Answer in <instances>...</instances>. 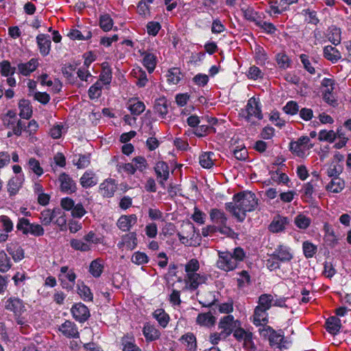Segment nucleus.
<instances>
[{"instance_id": "nucleus-29", "label": "nucleus", "mask_w": 351, "mask_h": 351, "mask_svg": "<svg viewBox=\"0 0 351 351\" xmlns=\"http://www.w3.org/2000/svg\"><path fill=\"white\" fill-rule=\"evenodd\" d=\"M23 181V176L13 177L8 181V191L10 196L15 195L19 192Z\"/></svg>"}, {"instance_id": "nucleus-46", "label": "nucleus", "mask_w": 351, "mask_h": 351, "mask_svg": "<svg viewBox=\"0 0 351 351\" xmlns=\"http://www.w3.org/2000/svg\"><path fill=\"white\" fill-rule=\"evenodd\" d=\"M294 223L298 228L306 230L310 226L311 219L303 214H299L295 217Z\"/></svg>"}, {"instance_id": "nucleus-13", "label": "nucleus", "mask_w": 351, "mask_h": 351, "mask_svg": "<svg viewBox=\"0 0 351 351\" xmlns=\"http://www.w3.org/2000/svg\"><path fill=\"white\" fill-rule=\"evenodd\" d=\"M138 244L137 234L136 232H130L121 237V241L117 243L119 250H123L125 247L128 250H133Z\"/></svg>"}, {"instance_id": "nucleus-58", "label": "nucleus", "mask_w": 351, "mask_h": 351, "mask_svg": "<svg viewBox=\"0 0 351 351\" xmlns=\"http://www.w3.org/2000/svg\"><path fill=\"white\" fill-rule=\"evenodd\" d=\"M131 261L133 263L141 265L147 263L149 258L145 253L137 251L132 255Z\"/></svg>"}, {"instance_id": "nucleus-51", "label": "nucleus", "mask_w": 351, "mask_h": 351, "mask_svg": "<svg viewBox=\"0 0 351 351\" xmlns=\"http://www.w3.org/2000/svg\"><path fill=\"white\" fill-rule=\"evenodd\" d=\"M154 0H141L137 4L138 13L142 16L150 15V3Z\"/></svg>"}, {"instance_id": "nucleus-23", "label": "nucleus", "mask_w": 351, "mask_h": 351, "mask_svg": "<svg viewBox=\"0 0 351 351\" xmlns=\"http://www.w3.org/2000/svg\"><path fill=\"white\" fill-rule=\"evenodd\" d=\"M326 331L332 335H337L341 328V323L339 318L337 316L329 317L325 322Z\"/></svg>"}, {"instance_id": "nucleus-36", "label": "nucleus", "mask_w": 351, "mask_h": 351, "mask_svg": "<svg viewBox=\"0 0 351 351\" xmlns=\"http://www.w3.org/2000/svg\"><path fill=\"white\" fill-rule=\"evenodd\" d=\"M70 245L72 249L76 251L86 252L91 250V245L83 239H72L70 240Z\"/></svg>"}, {"instance_id": "nucleus-21", "label": "nucleus", "mask_w": 351, "mask_h": 351, "mask_svg": "<svg viewBox=\"0 0 351 351\" xmlns=\"http://www.w3.org/2000/svg\"><path fill=\"white\" fill-rule=\"evenodd\" d=\"M38 66V60L36 58H32L25 63L21 62L17 64L18 73L19 74L27 77L36 71Z\"/></svg>"}, {"instance_id": "nucleus-15", "label": "nucleus", "mask_w": 351, "mask_h": 351, "mask_svg": "<svg viewBox=\"0 0 351 351\" xmlns=\"http://www.w3.org/2000/svg\"><path fill=\"white\" fill-rule=\"evenodd\" d=\"M141 56L143 58L142 64L147 69V72L151 74L156 69L158 60L155 54L145 50H139Z\"/></svg>"}, {"instance_id": "nucleus-4", "label": "nucleus", "mask_w": 351, "mask_h": 351, "mask_svg": "<svg viewBox=\"0 0 351 351\" xmlns=\"http://www.w3.org/2000/svg\"><path fill=\"white\" fill-rule=\"evenodd\" d=\"M5 309L13 313L17 324L22 326L26 323L23 314L26 312L27 309L23 300L15 296L8 298L5 302Z\"/></svg>"}, {"instance_id": "nucleus-56", "label": "nucleus", "mask_w": 351, "mask_h": 351, "mask_svg": "<svg viewBox=\"0 0 351 351\" xmlns=\"http://www.w3.org/2000/svg\"><path fill=\"white\" fill-rule=\"evenodd\" d=\"M216 129L214 127H209L207 125H201L195 128L193 134L197 137H203L210 133H215Z\"/></svg>"}, {"instance_id": "nucleus-38", "label": "nucleus", "mask_w": 351, "mask_h": 351, "mask_svg": "<svg viewBox=\"0 0 351 351\" xmlns=\"http://www.w3.org/2000/svg\"><path fill=\"white\" fill-rule=\"evenodd\" d=\"M266 312V311H263L261 308L256 306L253 315V324L256 326L269 322Z\"/></svg>"}, {"instance_id": "nucleus-10", "label": "nucleus", "mask_w": 351, "mask_h": 351, "mask_svg": "<svg viewBox=\"0 0 351 351\" xmlns=\"http://www.w3.org/2000/svg\"><path fill=\"white\" fill-rule=\"evenodd\" d=\"M58 181L60 191L64 193L72 194L77 191V184L73 178L65 172L60 174Z\"/></svg>"}, {"instance_id": "nucleus-16", "label": "nucleus", "mask_w": 351, "mask_h": 351, "mask_svg": "<svg viewBox=\"0 0 351 351\" xmlns=\"http://www.w3.org/2000/svg\"><path fill=\"white\" fill-rule=\"evenodd\" d=\"M77 275L73 269H71L66 274L59 275L58 279L63 289L70 291L73 289L75 285Z\"/></svg>"}, {"instance_id": "nucleus-48", "label": "nucleus", "mask_w": 351, "mask_h": 351, "mask_svg": "<svg viewBox=\"0 0 351 351\" xmlns=\"http://www.w3.org/2000/svg\"><path fill=\"white\" fill-rule=\"evenodd\" d=\"M12 265L10 258L3 250L0 251V271L3 273L8 271Z\"/></svg>"}, {"instance_id": "nucleus-52", "label": "nucleus", "mask_w": 351, "mask_h": 351, "mask_svg": "<svg viewBox=\"0 0 351 351\" xmlns=\"http://www.w3.org/2000/svg\"><path fill=\"white\" fill-rule=\"evenodd\" d=\"M267 323L268 322H265L261 325L256 326L260 336L264 339H268L271 333L275 332V330L271 326L267 325Z\"/></svg>"}, {"instance_id": "nucleus-32", "label": "nucleus", "mask_w": 351, "mask_h": 351, "mask_svg": "<svg viewBox=\"0 0 351 351\" xmlns=\"http://www.w3.org/2000/svg\"><path fill=\"white\" fill-rule=\"evenodd\" d=\"M345 187V181L340 178H332L330 182L326 185V189L328 191L338 193H340Z\"/></svg>"}, {"instance_id": "nucleus-5", "label": "nucleus", "mask_w": 351, "mask_h": 351, "mask_svg": "<svg viewBox=\"0 0 351 351\" xmlns=\"http://www.w3.org/2000/svg\"><path fill=\"white\" fill-rule=\"evenodd\" d=\"M262 106L258 97H252L247 100L244 112V118L249 121L252 117H256L258 120L263 118L262 113Z\"/></svg>"}, {"instance_id": "nucleus-12", "label": "nucleus", "mask_w": 351, "mask_h": 351, "mask_svg": "<svg viewBox=\"0 0 351 351\" xmlns=\"http://www.w3.org/2000/svg\"><path fill=\"white\" fill-rule=\"evenodd\" d=\"M207 277L205 275H201L200 274H189L186 276L185 289L190 290L191 291L196 290L200 285L206 283Z\"/></svg>"}, {"instance_id": "nucleus-47", "label": "nucleus", "mask_w": 351, "mask_h": 351, "mask_svg": "<svg viewBox=\"0 0 351 351\" xmlns=\"http://www.w3.org/2000/svg\"><path fill=\"white\" fill-rule=\"evenodd\" d=\"M114 22L108 14H102L99 17V27L104 32H108L112 29Z\"/></svg>"}, {"instance_id": "nucleus-50", "label": "nucleus", "mask_w": 351, "mask_h": 351, "mask_svg": "<svg viewBox=\"0 0 351 351\" xmlns=\"http://www.w3.org/2000/svg\"><path fill=\"white\" fill-rule=\"evenodd\" d=\"M276 60L280 69H286L291 66V60L285 53L276 54Z\"/></svg>"}, {"instance_id": "nucleus-1", "label": "nucleus", "mask_w": 351, "mask_h": 351, "mask_svg": "<svg viewBox=\"0 0 351 351\" xmlns=\"http://www.w3.org/2000/svg\"><path fill=\"white\" fill-rule=\"evenodd\" d=\"M232 202H226L225 208L239 222H243L247 212H252L258 206V199L256 195L249 191H243L235 193L232 197Z\"/></svg>"}, {"instance_id": "nucleus-25", "label": "nucleus", "mask_w": 351, "mask_h": 351, "mask_svg": "<svg viewBox=\"0 0 351 351\" xmlns=\"http://www.w3.org/2000/svg\"><path fill=\"white\" fill-rule=\"evenodd\" d=\"M143 334L147 342L154 341L160 338V330L149 324H145L143 328Z\"/></svg>"}, {"instance_id": "nucleus-64", "label": "nucleus", "mask_w": 351, "mask_h": 351, "mask_svg": "<svg viewBox=\"0 0 351 351\" xmlns=\"http://www.w3.org/2000/svg\"><path fill=\"white\" fill-rule=\"evenodd\" d=\"M283 111L289 115H295L299 112V106L295 101H289L282 108Z\"/></svg>"}, {"instance_id": "nucleus-17", "label": "nucleus", "mask_w": 351, "mask_h": 351, "mask_svg": "<svg viewBox=\"0 0 351 351\" xmlns=\"http://www.w3.org/2000/svg\"><path fill=\"white\" fill-rule=\"evenodd\" d=\"M122 351H142L136 343L134 336L132 333H125L120 339Z\"/></svg>"}, {"instance_id": "nucleus-27", "label": "nucleus", "mask_w": 351, "mask_h": 351, "mask_svg": "<svg viewBox=\"0 0 351 351\" xmlns=\"http://www.w3.org/2000/svg\"><path fill=\"white\" fill-rule=\"evenodd\" d=\"M324 57L332 63L337 62L341 58L339 51L331 45H327L324 47Z\"/></svg>"}, {"instance_id": "nucleus-60", "label": "nucleus", "mask_w": 351, "mask_h": 351, "mask_svg": "<svg viewBox=\"0 0 351 351\" xmlns=\"http://www.w3.org/2000/svg\"><path fill=\"white\" fill-rule=\"evenodd\" d=\"M256 26L263 29V31L269 35L274 34L277 31L276 27L270 22L263 21L261 19L256 23Z\"/></svg>"}, {"instance_id": "nucleus-34", "label": "nucleus", "mask_w": 351, "mask_h": 351, "mask_svg": "<svg viewBox=\"0 0 351 351\" xmlns=\"http://www.w3.org/2000/svg\"><path fill=\"white\" fill-rule=\"evenodd\" d=\"M154 109L157 113L165 118L168 113L167 100L165 97H160L155 100Z\"/></svg>"}, {"instance_id": "nucleus-28", "label": "nucleus", "mask_w": 351, "mask_h": 351, "mask_svg": "<svg viewBox=\"0 0 351 351\" xmlns=\"http://www.w3.org/2000/svg\"><path fill=\"white\" fill-rule=\"evenodd\" d=\"M104 269V265L101 258H96L90 263L88 272L94 278H99Z\"/></svg>"}, {"instance_id": "nucleus-3", "label": "nucleus", "mask_w": 351, "mask_h": 351, "mask_svg": "<svg viewBox=\"0 0 351 351\" xmlns=\"http://www.w3.org/2000/svg\"><path fill=\"white\" fill-rule=\"evenodd\" d=\"M246 256L244 250L241 247H237L233 252L218 251V259L216 266L218 269L228 272L234 270L239 267Z\"/></svg>"}, {"instance_id": "nucleus-8", "label": "nucleus", "mask_w": 351, "mask_h": 351, "mask_svg": "<svg viewBox=\"0 0 351 351\" xmlns=\"http://www.w3.org/2000/svg\"><path fill=\"white\" fill-rule=\"evenodd\" d=\"M240 325V322L234 320L233 315H228L221 319L219 327L222 330L221 333L223 335V338L230 335L234 329Z\"/></svg>"}, {"instance_id": "nucleus-42", "label": "nucleus", "mask_w": 351, "mask_h": 351, "mask_svg": "<svg viewBox=\"0 0 351 351\" xmlns=\"http://www.w3.org/2000/svg\"><path fill=\"white\" fill-rule=\"evenodd\" d=\"M133 72L134 76L137 80L136 85L139 88L145 87L148 82L146 72L141 67L133 69Z\"/></svg>"}, {"instance_id": "nucleus-18", "label": "nucleus", "mask_w": 351, "mask_h": 351, "mask_svg": "<svg viewBox=\"0 0 351 351\" xmlns=\"http://www.w3.org/2000/svg\"><path fill=\"white\" fill-rule=\"evenodd\" d=\"M154 171L157 178H160L158 181L162 187H165L164 181L168 180L169 176V168L167 162L164 161H158L155 167Z\"/></svg>"}, {"instance_id": "nucleus-57", "label": "nucleus", "mask_w": 351, "mask_h": 351, "mask_svg": "<svg viewBox=\"0 0 351 351\" xmlns=\"http://www.w3.org/2000/svg\"><path fill=\"white\" fill-rule=\"evenodd\" d=\"M102 86L101 82L97 81L89 88L88 90V97L90 99H98L101 95Z\"/></svg>"}, {"instance_id": "nucleus-43", "label": "nucleus", "mask_w": 351, "mask_h": 351, "mask_svg": "<svg viewBox=\"0 0 351 351\" xmlns=\"http://www.w3.org/2000/svg\"><path fill=\"white\" fill-rule=\"evenodd\" d=\"M302 250L306 258H311L316 254L317 246L309 241H305L302 243Z\"/></svg>"}, {"instance_id": "nucleus-6", "label": "nucleus", "mask_w": 351, "mask_h": 351, "mask_svg": "<svg viewBox=\"0 0 351 351\" xmlns=\"http://www.w3.org/2000/svg\"><path fill=\"white\" fill-rule=\"evenodd\" d=\"M209 215L210 221L217 225L218 232L224 234L225 230H231L230 228L227 226L228 217L223 210L212 208L209 212Z\"/></svg>"}, {"instance_id": "nucleus-39", "label": "nucleus", "mask_w": 351, "mask_h": 351, "mask_svg": "<svg viewBox=\"0 0 351 351\" xmlns=\"http://www.w3.org/2000/svg\"><path fill=\"white\" fill-rule=\"evenodd\" d=\"M181 75L182 73L179 68H171L167 71V81L169 84H178L181 80Z\"/></svg>"}, {"instance_id": "nucleus-53", "label": "nucleus", "mask_w": 351, "mask_h": 351, "mask_svg": "<svg viewBox=\"0 0 351 351\" xmlns=\"http://www.w3.org/2000/svg\"><path fill=\"white\" fill-rule=\"evenodd\" d=\"M77 157V155L75 156V158ZM78 158L76 160L75 158L73 162L75 165L77 166L78 169H84L87 167L90 162V154H79L77 156Z\"/></svg>"}, {"instance_id": "nucleus-20", "label": "nucleus", "mask_w": 351, "mask_h": 351, "mask_svg": "<svg viewBox=\"0 0 351 351\" xmlns=\"http://www.w3.org/2000/svg\"><path fill=\"white\" fill-rule=\"evenodd\" d=\"M137 222V217L134 214L129 215H121L117 221V227L123 232H127L136 224Z\"/></svg>"}, {"instance_id": "nucleus-22", "label": "nucleus", "mask_w": 351, "mask_h": 351, "mask_svg": "<svg viewBox=\"0 0 351 351\" xmlns=\"http://www.w3.org/2000/svg\"><path fill=\"white\" fill-rule=\"evenodd\" d=\"M289 223V219L287 217L278 215L274 217L268 229L271 232L278 233L283 231L285 229V226Z\"/></svg>"}, {"instance_id": "nucleus-2", "label": "nucleus", "mask_w": 351, "mask_h": 351, "mask_svg": "<svg viewBox=\"0 0 351 351\" xmlns=\"http://www.w3.org/2000/svg\"><path fill=\"white\" fill-rule=\"evenodd\" d=\"M54 216L51 209L47 208L43 210L40 213V219L41 225L37 223H31L30 220L25 217H20L18 219L16 223V229L23 235H32L35 237H40L45 234V229L43 226H47L54 221Z\"/></svg>"}, {"instance_id": "nucleus-44", "label": "nucleus", "mask_w": 351, "mask_h": 351, "mask_svg": "<svg viewBox=\"0 0 351 351\" xmlns=\"http://www.w3.org/2000/svg\"><path fill=\"white\" fill-rule=\"evenodd\" d=\"M6 250L16 263L19 262L25 257L24 250L21 246L7 247Z\"/></svg>"}, {"instance_id": "nucleus-37", "label": "nucleus", "mask_w": 351, "mask_h": 351, "mask_svg": "<svg viewBox=\"0 0 351 351\" xmlns=\"http://www.w3.org/2000/svg\"><path fill=\"white\" fill-rule=\"evenodd\" d=\"M215 154L213 152L202 153L199 157V165L204 169H210L215 164L213 158Z\"/></svg>"}, {"instance_id": "nucleus-11", "label": "nucleus", "mask_w": 351, "mask_h": 351, "mask_svg": "<svg viewBox=\"0 0 351 351\" xmlns=\"http://www.w3.org/2000/svg\"><path fill=\"white\" fill-rule=\"evenodd\" d=\"M59 332L69 339L80 338V332L76 324L71 320H65L64 323L58 327Z\"/></svg>"}, {"instance_id": "nucleus-63", "label": "nucleus", "mask_w": 351, "mask_h": 351, "mask_svg": "<svg viewBox=\"0 0 351 351\" xmlns=\"http://www.w3.org/2000/svg\"><path fill=\"white\" fill-rule=\"evenodd\" d=\"M29 169L37 176H40L43 174V169L41 167L40 162L35 158H30L28 161Z\"/></svg>"}, {"instance_id": "nucleus-19", "label": "nucleus", "mask_w": 351, "mask_h": 351, "mask_svg": "<svg viewBox=\"0 0 351 351\" xmlns=\"http://www.w3.org/2000/svg\"><path fill=\"white\" fill-rule=\"evenodd\" d=\"M36 42L40 54L44 57L49 55L51 44L50 36L47 34H40L36 36Z\"/></svg>"}, {"instance_id": "nucleus-33", "label": "nucleus", "mask_w": 351, "mask_h": 351, "mask_svg": "<svg viewBox=\"0 0 351 351\" xmlns=\"http://www.w3.org/2000/svg\"><path fill=\"white\" fill-rule=\"evenodd\" d=\"M341 29L335 25H331L328 27L327 38L328 40L334 45L337 46L341 43Z\"/></svg>"}, {"instance_id": "nucleus-61", "label": "nucleus", "mask_w": 351, "mask_h": 351, "mask_svg": "<svg viewBox=\"0 0 351 351\" xmlns=\"http://www.w3.org/2000/svg\"><path fill=\"white\" fill-rule=\"evenodd\" d=\"M267 55L263 47L258 45L255 48V60L257 64L263 65L267 60Z\"/></svg>"}, {"instance_id": "nucleus-14", "label": "nucleus", "mask_w": 351, "mask_h": 351, "mask_svg": "<svg viewBox=\"0 0 351 351\" xmlns=\"http://www.w3.org/2000/svg\"><path fill=\"white\" fill-rule=\"evenodd\" d=\"M117 189V184L115 180L107 178L101 182L99 186V193L104 197H112Z\"/></svg>"}, {"instance_id": "nucleus-62", "label": "nucleus", "mask_w": 351, "mask_h": 351, "mask_svg": "<svg viewBox=\"0 0 351 351\" xmlns=\"http://www.w3.org/2000/svg\"><path fill=\"white\" fill-rule=\"evenodd\" d=\"M336 139V133L333 130L327 131L322 130L319 132L318 140L319 141H327L333 143Z\"/></svg>"}, {"instance_id": "nucleus-59", "label": "nucleus", "mask_w": 351, "mask_h": 351, "mask_svg": "<svg viewBox=\"0 0 351 351\" xmlns=\"http://www.w3.org/2000/svg\"><path fill=\"white\" fill-rule=\"evenodd\" d=\"M234 158L241 161H245L248 158V152L244 144H240L238 149L231 152Z\"/></svg>"}, {"instance_id": "nucleus-35", "label": "nucleus", "mask_w": 351, "mask_h": 351, "mask_svg": "<svg viewBox=\"0 0 351 351\" xmlns=\"http://www.w3.org/2000/svg\"><path fill=\"white\" fill-rule=\"evenodd\" d=\"M241 12L244 19L248 21L253 22L256 25V23H258L261 17L259 16V13L254 10L252 7H247V8H241Z\"/></svg>"}, {"instance_id": "nucleus-7", "label": "nucleus", "mask_w": 351, "mask_h": 351, "mask_svg": "<svg viewBox=\"0 0 351 351\" xmlns=\"http://www.w3.org/2000/svg\"><path fill=\"white\" fill-rule=\"evenodd\" d=\"M71 313L73 319L81 324L86 322L90 317L88 308L82 302L74 304L71 308Z\"/></svg>"}, {"instance_id": "nucleus-45", "label": "nucleus", "mask_w": 351, "mask_h": 351, "mask_svg": "<svg viewBox=\"0 0 351 351\" xmlns=\"http://www.w3.org/2000/svg\"><path fill=\"white\" fill-rule=\"evenodd\" d=\"M15 72L16 67L12 66L10 61L4 60L0 62V73L2 76H12Z\"/></svg>"}, {"instance_id": "nucleus-24", "label": "nucleus", "mask_w": 351, "mask_h": 351, "mask_svg": "<svg viewBox=\"0 0 351 351\" xmlns=\"http://www.w3.org/2000/svg\"><path fill=\"white\" fill-rule=\"evenodd\" d=\"M19 116L21 119L29 120L33 114L31 102L28 99H22L19 101Z\"/></svg>"}, {"instance_id": "nucleus-55", "label": "nucleus", "mask_w": 351, "mask_h": 351, "mask_svg": "<svg viewBox=\"0 0 351 351\" xmlns=\"http://www.w3.org/2000/svg\"><path fill=\"white\" fill-rule=\"evenodd\" d=\"M343 169V165L337 162H332L327 169L326 174L331 178H337L339 177V175L342 173Z\"/></svg>"}, {"instance_id": "nucleus-9", "label": "nucleus", "mask_w": 351, "mask_h": 351, "mask_svg": "<svg viewBox=\"0 0 351 351\" xmlns=\"http://www.w3.org/2000/svg\"><path fill=\"white\" fill-rule=\"evenodd\" d=\"M272 256L282 263L291 262L293 254L291 247L285 244H279L272 252Z\"/></svg>"}, {"instance_id": "nucleus-30", "label": "nucleus", "mask_w": 351, "mask_h": 351, "mask_svg": "<svg viewBox=\"0 0 351 351\" xmlns=\"http://www.w3.org/2000/svg\"><path fill=\"white\" fill-rule=\"evenodd\" d=\"M215 321V317L210 312L199 313L196 318L197 324L202 326H213Z\"/></svg>"}, {"instance_id": "nucleus-31", "label": "nucleus", "mask_w": 351, "mask_h": 351, "mask_svg": "<svg viewBox=\"0 0 351 351\" xmlns=\"http://www.w3.org/2000/svg\"><path fill=\"white\" fill-rule=\"evenodd\" d=\"M267 340L271 347L276 346V348L279 349H282L285 347L282 345L285 341L284 332L282 330H279L278 331L275 330V332L271 333Z\"/></svg>"}, {"instance_id": "nucleus-26", "label": "nucleus", "mask_w": 351, "mask_h": 351, "mask_svg": "<svg viewBox=\"0 0 351 351\" xmlns=\"http://www.w3.org/2000/svg\"><path fill=\"white\" fill-rule=\"evenodd\" d=\"M80 182L83 188L88 189L97 184V179L93 171H86L80 178Z\"/></svg>"}, {"instance_id": "nucleus-49", "label": "nucleus", "mask_w": 351, "mask_h": 351, "mask_svg": "<svg viewBox=\"0 0 351 351\" xmlns=\"http://www.w3.org/2000/svg\"><path fill=\"white\" fill-rule=\"evenodd\" d=\"M68 36L72 40H86L92 37V32H86V35H84L82 31L72 29L68 34Z\"/></svg>"}, {"instance_id": "nucleus-54", "label": "nucleus", "mask_w": 351, "mask_h": 351, "mask_svg": "<svg viewBox=\"0 0 351 351\" xmlns=\"http://www.w3.org/2000/svg\"><path fill=\"white\" fill-rule=\"evenodd\" d=\"M272 296L270 294H262L258 298V304L257 306L263 309V311H268L271 306Z\"/></svg>"}, {"instance_id": "nucleus-40", "label": "nucleus", "mask_w": 351, "mask_h": 351, "mask_svg": "<svg viewBox=\"0 0 351 351\" xmlns=\"http://www.w3.org/2000/svg\"><path fill=\"white\" fill-rule=\"evenodd\" d=\"M153 317L162 328L167 326L170 319L169 315L162 308L156 310L153 313Z\"/></svg>"}, {"instance_id": "nucleus-41", "label": "nucleus", "mask_w": 351, "mask_h": 351, "mask_svg": "<svg viewBox=\"0 0 351 351\" xmlns=\"http://www.w3.org/2000/svg\"><path fill=\"white\" fill-rule=\"evenodd\" d=\"M77 293L84 302H93V294L90 289L83 282L81 285H77Z\"/></svg>"}]
</instances>
